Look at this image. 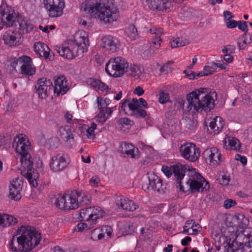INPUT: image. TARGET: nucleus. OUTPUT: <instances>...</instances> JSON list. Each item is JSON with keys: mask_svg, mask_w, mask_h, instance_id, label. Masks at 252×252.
Instances as JSON below:
<instances>
[{"mask_svg": "<svg viewBox=\"0 0 252 252\" xmlns=\"http://www.w3.org/2000/svg\"><path fill=\"white\" fill-rule=\"evenodd\" d=\"M175 185L180 191L191 193L207 190L210 188L209 183L194 168L178 163L172 166Z\"/></svg>", "mask_w": 252, "mask_h": 252, "instance_id": "obj_1", "label": "nucleus"}, {"mask_svg": "<svg viewBox=\"0 0 252 252\" xmlns=\"http://www.w3.org/2000/svg\"><path fill=\"white\" fill-rule=\"evenodd\" d=\"M13 147L16 153L21 157V174L26 177L30 184L33 187L38 186L39 174L32 167L33 160L29 152L31 150V143L27 136L21 134L14 139Z\"/></svg>", "mask_w": 252, "mask_h": 252, "instance_id": "obj_2", "label": "nucleus"}, {"mask_svg": "<svg viewBox=\"0 0 252 252\" xmlns=\"http://www.w3.org/2000/svg\"><path fill=\"white\" fill-rule=\"evenodd\" d=\"M41 240V234L32 226H22L13 236L9 248L13 252H27L37 246Z\"/></svg>", "mask_w": 252, "mask_h": 252, "instance_id": "obj_3", "label": "nucleus"}, {"mask_svg": "<svg viewBox=\"0 0 252 252\" xmlns=\"http://www.w3.org/2000/svg\"><path fill=\"white\" fill-rule=\"evenodd\" d=\"M90 45L88 33L84 31L78 32L73 39L65 42L62 46H57L56 50L59 55L68 59L83 56L88 50Z\"/></svg>", "mask_w": 252, "mask_h": 252, "instance_id": "obj_4", "label": "nucleus"}, {"mask_svg": "<svg viewBox=\"0 0 252 252\" xmlns=\"http://www.w3.org/2000/svg\"><path fill=\"white\" fill-rule=\"evenodd\" d=\"M206 88H200L192 91L187 97L188 104L186 110L192 114L202 111H210L215 106V100L213 95L215 94H208Z\"/></svg>", "mask_w": 252, "mask_h": 252, "instance_id": "obj_5", "label": "nucleus"}, {"mask_svg": "<svg viewBox=\"0 0 252 252\" xmlns=\"http://www.w3.org/2000/svg\"><path fill=\"white\" fill-rule=\"evenodd\" d=\"M84 10L105 23H113L119 18V11L116 6L100 2L86 4Z\"/></svg>", "mask_w": 252, "mask_h": 252, "instance_id": "obj_6", "label": "nucleus"}, {"mask_svg": "<svg viewBox=\"0 0 252 252\" xmlns=\"http://www.w3.org/2000/svg\"><path fill=\"white\" fill-rule=\"evenodd\" d=\"M0 17L2 25L7 27L12 26L17 19L19 30L23 33L30 32L34 29V26L29 20L22 16L17 17L14 10L7 5H0Z\"/></svg>", "mask_w": 252, "mask_h": 252, "instance_id": "obj_7", "label": "nucleus"}, {"mask_svg": "<svg viewBox=\"0 0 252 252\" xmlns=\"http://www.w3.org/2000/svg\"><path fill=\"white\" fill-rule=\"evenodd\" d=\"M129 63L124 58H111L105 64V71L111 77H122L128 70Z\"/></svg>", "mask_w": 252, "mask_h": 252, "instance_id": "obj_8", "label": "nucleus"}, {"mask_svg": "<svg viewBox=\"0 0 252 252\" xmlns=\"http://www.w3.org/2000/svg\"><path fill=\"white\" fill-rule=\"evenodd\" d=\"M235 219L237 220L238 226L244 229L243 232L237 236L238 239H243L242 242L239 243L241 245H244V248L247 250L248 252H252V228H246L248 225L249 220L242 214L235 216Z\"/></svg>", "mask_w": 252, "mask_h": 252, "instance_id": "obj_9", "label": "nucleus"}, {"mask_svg": "<svg viewBox=\"0 0 252 252\" xmlns=\"http://www.w3.org/2000/svg\"><path fill=\"white\" fill-rule=\"evenodd\" d=\"M77 191L67 192L56 198L55 205L60 209L69 210L78 207L77 202Z\"/></svg>", "mask_w": 252, "mask_h": 252, "instance_id": "obj_10", "label": "nucleus"}, {"mask_svg": "<svg viewBox=\"0 0 252 252\" xmlns=\"http://www.w3.org/2000/svg\"><path fill=\"white\" fill-rule=\"evenodd\" d=\"M180 152L182 157L191 162L195 161L200 156L199 148L192 143H186L181 145Z\"/></svg>", "mask_w": 252, "mask_h": 252, "instance_id": "obj_11", "label": "nucleus"}, {"mask_svg": "<svg viewBox=\"0 0 252 252\" xmlns=\"http://www.w3.org/2000/svg\"><path fill=\"white\" fill-rule=\"evenodd\" d=\"M43 4L50 16L57 17L62 15L64 0H43Z\"/></svg>", "mask_w": 252, "mask_h": 252, "instance_id": "obj_12", "label": "nucleus"}, {"mask_svg": "<svg viewBox=\"0 0 252 252\" xmlns=\"http://www.w3.org/2000/svg\"><path fill=\"white\" fill-rule=\"evenodd\" d=\"M101 47L103 51L108 54L117 52L121 46L118 38L112 35H105L101 39Z\"/></svg>", "mask_w": 252, "mask_h": 252, "instance_id": "obj_13", "label": "nucleus"}, {"mask_svg": "<svg viewBox=\"0 0 252 252\" xmlns=\"http://www.w3.org/2000/svg\"><path fill=\"white\" fill-rule=\"evenodd\" d=\"M14 64L21 65L22 74L26 75H32L35 72V68L32 64V59L27 56H23L18 58L13 63Z\"/></svg>", "mask_w": 252, "mask_h": 252, "instance_id": "obj_14", "label": "nucleus"}, {"mask_svg": "<svg viewBox=\"0 0 252 252\" xmlns=\"http://www.w3.org/2000/svg\"><path fill=\"white\" fill-rule=\"evenodd\" d=\"M23 186L22 178L17 177L10 181L9 186V197L14 201H19L21 198V191Z\"/></svg>", "mask_w": 252, "mask_h": 252, "instance_id": "obj_15", "label": "nucleus"}, {"mask_svg": "<svg viewBox=\"0 0 252 252\" xmlns=\"http://www.w3.org/2000/svg\"><path fill=\"white\" fill-rule=\"evenodd\" d=\"M149 180V186L147 185L142 186V188L145 191L151 188V189L157 191L159 193L165 192V187L162 184V180L154 172H148L147 174Z\"/></svg>", "mask_w": 252, "mask_h": 252, "instance_id": "obj_16", "label": "nucleus"}, {"mask_svg": "<svg viewBox=\"0 0 252 252\" xmlns=\"http://www.w3.org/2000/svg\"><path fill=\"white\" fill-rule=\"evenodd\" d=\"M148 32L154 35L149 43V52L153 54L160 47L162 41L161 35L163 34V30L161 28L152 27Z\"/></svg>", "mask_w": 252, "mask_h": 252, "instance_id": "obj_17", "label": "nucleus"}, {"mask_svg": "<svg viewBox=\"0 0 252 252\" xmlns=\"http://www.w3.org/2000/svg\"><path fill=\"white\" fill-rule=\"evenodd\" d=\"M52 82L50 79L45 78L39 79L35 86L39 97L45 99L48 96V92L52 88Z\"/></svg>", "mask_w": 252, "mask_h": 252, "instance_id": "obj_18", "label": "nucleus"}, {"mask_svg": "<svg viewBox=\"0 0 252 252\" xmlns=\"http://www.w3.org/2000/svg\"><path fill=\"white\" fill-rule=\"evenodd\" d=\"M3 40L5 44L9 46L19 45L23 41L20 33L18 32L11 30H8L4 33Z\"/></svg>", "mask_w": 252, "mask_h": 252, "instance_id": "obj_19", "label": "nucleus"}, {"mask_svg": "<svg viewBox=\"0 0 252 252\" xmlns=\"http://www.w3.org/2000/svg\"><path fill=\"white\" fill-rule=\"evenodd\" d=\"M54 93L55 95H62L68 91L69 83L64 76H59L54 81Z\"/></svg>", "mask_w": 252, "mask_h": 252, "instance_id": "obj_20", "label": "nucleus"}, {"mask_svg": "<svg viewBox=\"0 0 252 252\" xmlns=\"http://www.w3.org/2000/svg\"><path fill=\"white\" fill-rule=\"evenodd\" d=\"M66 157L64 154H59L53 157L50 163L51 169L55 172H58L65 168L68 165Z\"/></svg>", "mask_w": 252, "mask_h": 252, "instance_id": "obj_21", "label": "nucleus"}, {"mask_svg": "<svg viewBox=\"0 0 252 252\" xmlns=\"http://www.w3.org/2000/svg\"><path fill=\"white\" fill-rule=\"evenodd\" d=\"M203 156L209 160L210 164L217 166L221 162V153L218 149L215 147L206 150L203 153Z\"/></svg>", "mask_w": 252, "mask_h": 252, "instance_id": "obj_22", "label": "nucleus"}, {"mask_svg": "<svg viewBox=\"0 0 252 252\" xmlns=\"http://www.w3.org/2000/svg\"><path fill=\"white\" fill-rule=\"evenodd\" d=\"M34 48L35 52L40 57H43L45 59L49 60H52L53 59V53L46 44L37 42L34 44Z\"/></svg>", "mask_w": 252, "mask_h": 252, "instance_id": "obj_23", "label": "nucleus"}, {"mask_svg": "<svg viewBox=\"0 0 252 252\" xmlns=\"http://www.w3.org/2000/svg\"><path fill=\"white\" fill-rule=\"evenodd\" d=\"M75 130L72 127H60L57 131V136L65 142L73 141Z\"/></svg>", "mask_w": 252, "mask_h": 252, "instance_id": "obj_24", "label": "nucleus"}, {"mask_svg": "<svg viewBox=\"0 0 252 252\" xmlns=\"http://www.w3.org/2000/svg\"><path fill=\"white\" fill-rule=\"evenodd\" d=\"M114 109V108H106L105 111L103 110H100L98 115L94 118V122L97 123V124L93 122L91 124V126H97V125H103L107 119L111 117Z\"/></svg>", "mask_w": 252, "mask_h": 252, "instance_id": "obj_25", "label": "nucleus"}, {"mask_svg": "<svg viewBox=\"0 0 252 252\" xmlns=\"http://www.w3.org/2000/svg\"><path fill=\"white\" fill-rule=\"evenodd\" d=\"M87 83L95 91L103 94H106L110 92V89L108 86L99 80L90 78L88 80Z\"/></svg>", "mask_w": 252, "mask_h": 252, "instance_id": "obj_26", "label": "nucleus"}, {"mask_svg": "<svg viewBox=\"0 0 252 252\" xmlns=\"http://www.w3.org/2000/svg\"><path fill=\"white\" fill-rule=\"evenodd\" d=\"M17 219L12 216L0 213V226L5 227L17 223Z\"/></svg>", "mask_w": 252, "mask_h": 252, "instance_id": "obj_27", "label": "nucleus"}, {"mask_svg": "<svg viewBox=\"0 0 252 252\" xmlns=\"http://www.w3.org/2000/svg\"><path fill=\"white\" fill-rule=\"evenodd\" d=\"M117 205L121 207L123 210L127 211H134L137 207V206L135 205L132 200L125 198H121L117 202Z\"/></svg>", "mask_w": 252, "mask_h": 252, "instance_id": "obj_28", "label": "nucleus"}, {"mask_svg": "<svg viewBox=\"0 0 252 252\" xmlns=\"http://www.w3.org/2000/svg\"><path fill=\"white\" fill-rule=\"evenodd\" d=\"M240 239H237V236L234 241H233L232 243H230V239L229 240V242H228V240L226 241V245L224 247L226 248L227 247V250L229 251L230 249L232 252H248L247 250L244 248V246L241 245L240 244V247H238V241Z\"/></svg>", "mask_w": 252, "mask_h": 252, "instance_id": "obj_29", "label": "nucleus"}, {"mask_svg": "<svg viewBox=\"0 0 252 252\" xmlns=\"http://www.w3.org/2000/svg\"><path fill=\"white\" fill-rule=\"evenodd\" d=\"M127 105L130 110L134 112L139 108V104L137 98H133L131 100H125L122 103L120 107L122 110L125 111V108Z\"/></svg>", "mask_w": 252, "mask_h": 252, "instance_id": "obj_30", "label": "nucleus"}, {"mask_svg": "<svg viewBox=\"0 0 252 252\" xmlns=\"http://www.w3.org/2000/svg\"><path fill=\"white\" fill-rule=\"evenodd\" d=\"M224 122L220 117L216 116L214 118H207L204 121V126H223Z\"/></svg>", "mask_w": 252, "mask_h": 252, "instance_id": "obj_31", "label": "nucleus"}, {"mask_svg": "<svg viewBox=\"0 0 252 252\" xmlns=\"http://www.w3.org/2000/svg\"><path fill=\"white\" fill-rule=\"evenodd\" d=\"M91 208V220L95 223L96 220L102 218L104 214V211L98 206L90 207Z\"/></svg>", "mask_w": 252, "mask_h": 252, "instance_id": "obj_32", "label": "nucleus"}, {"mask_svg": "<svg viewBox=\"0 0 252 252\" xmlns=\"http://www.w3.org/2000/svg\"><path fill=\"white\" fill-rule=\"evenodd\" d=\"M77 199L78 206L87 205L90 203V196L88 193L77 192Z\"/></svg>", "mask_w": 252, "mask_h": 252, "instance_id": "obj_33", "label": "nucleus"}, {"mask_svg": "<svg viewBox=\"0 0 252 252\" xmlns=\"http://www.w3.org/2000/svg\"><path fill=\"white\" fill-rule=\"evenodd\" d=\"M64 118L66 120L67 122L69 124L78 125L79 126H86L85 124L83 123V121L81 120H78L76 119H73L72 114L68 111H66L64 113Z\"/></svg>", "mask_w": 252, "mask_h": 252, "instance_id": "obj_34", "label": "nucleus"}, {"mask_svg": "<svg viewBox=\"0 0 252 252\" xmlns=\"http://www.w3.org/2000/svg\"><path fill=\"white\" fill-rule=\"evenodd\" d=\"M175 0H161V2L158 4V11H166L170 10L173 7Z\"/></svg>", "mask_w": 252, "mask_h": 252, "instance_id": "obj_35", "label": "nucleus"}, {"mask_svg": "<svg viewBox=\"0 0 252 252\" xmlns=\"http://www.w3.org/2000/svg\"><path fill=\"white\" fill-rule=\"evenodd\" d=\"M126 34L131 41L135 40L139 37L137 29L133 25H130L128 26L126 31Z\"/></svg>", "mask_w": 252, "mask_h": 252, "instance_id": "obj_36", "label": "nucleus"}, {"mask_svg": "<svg viewBox=\"0 0 252 252\" xmlns=\"http://www.w3.org/2000/svg\"><path fill=\"white\" fill-rule=\"evenodd\" d=\"M111 103V100L107 98H103L101 97L97 96L96 98V103L98 108L100 110L105 111V108H108L107 106Z\"/></svg>", "mask_w": 252, "mask_h": 252, "instance_id": "obj_37", "label": "nucleus"}, {"mask_svg": "<svg viewBox=\"0 0 252 252\" xmlns=\"http://www.w3.org/2000/svg\"><path fill=\"white\" fill-rule=\"evenodd\" d=\"M91 208L90 207L81 209L79 212V216L82 221L91 220Z\"/></svg>", "mask_w": 252, "mask_h": 252, "instance_id": "obj_38", "label": "nucleus"}, {"mask_svg": "<svg viewBox=\"0 0 252 252\" xmlns=\"http://www.w3.org/2000/svg\"><path fill=\"white\" fill-rule=\"evenodd\" d=\"M229 148L232 150L239 151L241 148V143L236 138H228Z\"/></svg>", "mask_w": 252, "mask_h": 252, "instance_id": "obj_39", "label": "nucleus"}, {"mask_svg": "<svg viewBox=\"0 0 252 252\" xmlns=\"http://www.w3.org/2000/svg\"><path fill=\"white\" fill-rule=\"evenodd\" d=\"M78 23L84 28H87L92 26V19L91 17L81 16L78 19Z\"/></svg>", "mask_w": 252, "mask_h": 252, "instance_id": "obj_40", "label": "nucleus"}, {"mask_svg": "<svg viewBox=\"0 0 252 252\" xmlns=\"http://www.w3.org/2000/svg\"><path fill=\"white\" fill-rule=\"evenodd\" d=\"M161 0H146V3L149 8L152 10L158 11V4Z\"/></svg>", "mask_w": 252, "mask_h": 252, "instance_id": "obj_41", "label": "nucleus"}, {"mask_svg": "<svg viewBox=\"0 0 252 252\" xmlns=\"http://www.w3.org/2000/svg\"><path fill=\"white\" fill-rule=\"evenodd\" d=\"M91 239L95 241L96 240H101L103 238V233H101L99 229H94L90 234Z\"/></svg>", "mask_w": 252, "mask_h": 252, "instance_id": "obj_42", "label": "nucleus"}, {"mask_svg": "<svg viewBox=\"0 0 252 252\" xmlns=\"http://www.w3.org/2000/svg\"><path fill=\"white\" fill-rule=\"evenodd\" d=\"M187 44V42H184L180 38H173L170 41L171 47L173 48H177L181 46H184Z\"/></svg>", "mask_w": 252, "mask_h": 252, "instance_id": "obj_43", "label": "nucleus"}, {"mask_svg": "<svg viewBox=\"0 0 252 252\" xmlns=\"http://www.w3.org/2000/svg\"><path fill=\"white\" fill-rule=\"evenodd\" d=\"M192 225L193 227H194V229H189V231L187 230V234L188 235H196L200 232L202 229V227L197 223H196L193 220L192 222Z\"/></svg>", "mask_w": 252, "mask_h": 252, "instance_id": "obj_44", "label": "nucleus"}, {"mask_svg": "<svg viewBox=\"0 0 252 252\" xmlns=\"http://www.w3.org/2000/svg\"><path fill=\"white\" fill-rule=\"evenodd\" d=\"M143 68L137 65H134L131 67V71L133 76L137 78H140L143 72Z\"/></svg>", "mask_w": 252, "mask_h": 252, "instance_id": "obj_45", "label": "nucleus"}, {"mask_svg": "<svg viewBox=\"0 0 252 252\" xmlns=\"http://www.w3.org/2000/svg\"><path fill=\"white\" fill-rule=\"evenodd\" d=\"M142 238L144 240H148L150 239L153 236L152 232L150 229H145L144 228H142L140 230Z\"/></svg>", "mask_w": 252, "mask_h": 252, "instance_id": "obj_46", "label": "nucleus"}, {"mask_svg": "<svg viewBox=\"0 0 252 252\" xmlns=\"http://www.w3.org/2000/svg\"><path fill=\"white\" fill-rule=\"evenodd\" d=\"M123 229L127 234L131 233L134 231V225L130 221H126L123 224Z\"/></svg>", "mask_w": 252, "mask_h": 252, "instance_id": "obj_47", "label": "nucleus"}, {"mask_svg": "<svg viewBox=\"0 0 252 252\" xmlns=\"http://www.w3.org/2000/svg\"><path fill=\"white\" fill-rule=\"evenodd\" d=\"M203 70L206 71L205 74L207 75L214 73L216 71L214 62L210 63L209 65L204 66Z\"/></svg>", "mask_w": 252, "mask_h": 252, "instance_id": "obj_48", "label": "nucleus"}, {"mask_svg": "<svg viewBox=\"0 0 252 252\" xmlns=\"http://www.w3.org/2000/svg\"><path fill=\"white\" fill-rule=\"evenodd\" d=\"M100 230L101 233H103V237L105 234H106L108 237H111L113 231L112 227L109 225L103 226Z\"/></svg>", "mask_w": 252, "mask_h": 252, "instance_id": "obj_49", "label": "nucleus"}, {"mask_svg": "<svg viewBox=\"0 0 252 252\" xmlns=\"http://www.w3.org/2000/svg\"><path fill=\"white\" fill-rule=\"evenodd\" d=\"M222 127H207L205 128L206 132L210 134H216L219 133V131L222 129Z\"/></svg>", "mask_w": 252, "mask_h": 252, "instance_id": "obj_50", "label": "nucleus"}, {"mask_svg": "<svg viewBox=\"0 0 252 252\" xmlns=\"http://www.w3.org/2000/svg\"><path fill=\"white\" fill-rule=\"evenodd\" d=\"M169 100V94L164 92H161L159 94V101L161 103H165Z\"/></svg>", "mask_w": 252, "mask_h": 252, "instance_id": "obj_51", "label": "nucleus"}, {"mask_svg": "<svg viewBox=\"0 0 252 252\" xmlns=\"http://www.w3.org/2000/svg\"><path fill=\"white\" fill-rule=\"evenodd\" d=\"M118 125L123 126L124 125L126 126H132L134 125L133 122L127 118H123L119 120Z\"/></svg>", "mask_w": 252, "mask_h": 252, "instance_id": "obj_52", "label": "nucleus"}, {"mask_svg": "<svg viewBox=\"0 0 252 252\" xmlns=\"http://www.w3.org/2000/svg\"><path fill=\"white\" fill-rule=\"evenodd\" d=\"M97 127H89L86 130V136L90 139H93L95 137L94 130Z\"/></svg>", "mask_w": 252, "mask_h": 252, "instance_id": "obj_53", "label": "nucleus"}, {"mask_svg": "<svg viewBox=\"0 0 252 252\" xmlns=\"http://www.w3.org/2000/svg\"><path fill=\"white\" fill-rule=\"evenodd\" d=\"M176 164H175V165ZM174 165H175V164L172 165L170 167L164 166H163L162 167V171L164 173V174L168 178L172 175V172L173 173L172 166H173Z\"/></svg>", "mask_w": 252, "mask_h": 252, "instance_id": "obj_54", "label": "nucleus"}, {"mask_svg": "<svg viewBox=\"0 0 252 252\" xmlns=\"http://www.w3.org/2000/svg\"><path fill=\"white\" fill-rule=\"evenodd\" d=\"M236 202L235 200L231 199H226L224 201L223 207L225 209H229L234 206Z\"/></svg>", "mask_w": 252, "mask_h": 252, "instance_id": "obj_55", "label": "nucleus"}, {"mask_svg": "<svg viewBox=\"0 0 252 252\" xmlns=\"http://www.w3.org/2000/svg\"><path fill=\"white\" fill-rule=\"evenodd\" d=\"M193 220H189L186 221L185 225L183 227V233L187 234V230L189 231V229H194V227H193L192 225V222Z\"/></svg>", "mask_w": 252, "mask_h": 252, "instance_id": "obj_56", "label": "nucleus"}, {"mask_svg": "<svg viewBox=\"0 0 252 252\" xmlns=\"http://www.w3.org/2000/svg\"><path fill=\"white\" fill-rule=\"evenodd\" d=\"M131 144L126 142L122 143L120 146V151L122 154H126Z\"/></svg>", "mask_w": 252, "mask_h": 252, "instance_id": "obj_57", "label": "nucleus"}, {"mask_svg": "<svg viewBox=\"0 0 252 252\" xmlns=\"http://www.w3.org/2000/svg\"><path fill=\"white\" fill-rule=\"evenodd\" d=\"M234 48L231 45H227L224 47L222 49V52L225 55L233 53Z\"/></svg>", "mask_w": 252, "mask_h": 252, "instance_id": "obj_58", "label": "nucleus"}, {"mask_svg": "<svg viewBox=\"0 0 252 252\" xmlns=\"http://www.w3.org/2000/svg\"><path fill=\"white\" fill-rule=\"evenodd\" d=\"M237 26L239 29L242 31L243 32L248 31V26L246 22L239 21L237 23Z\"/></svg>", "mask_w": 252, "mask_h": 252, "instance_id": "obj_59", "label": "nucleus"}, {"mask_svg": "<svg viewBox=\"0 0 252 252\" xmlns=\"http://www.w3.org/2000/svg\"><path fill=\"white\" fill-rule=\"evenodd\" d=\"M225 23L227 28L232 29L237 27L238 22L235 20H231V19L226 21Z\"/></svg>", "mask_w": 252, "mask_h": 252, "instance_id": "obj_60", "label": "nucleus"}, {"mask_svg": "<svg viewBox=\"0 0 252 252\" xmlns=\"http://www.w3.org/2000/svg\"><path fill=\"white\" fill-rule=\"evenodd\" d=\"M214 64L215 65L216 69H217L218 68H219L220 69H225L227 66V64L224 63L223 61L220 62L219 63H215Z\"/></svg>", "mask_w": 252, "mask_h": 252, "instance_id": "obj_61", "label": "nucleus"}, {"mask_svg": "<svg viewBox=\"0 0 252 252\" xmlns=\"http://www.w3.org/2000/svg\"><path fill=\"white\" fill-rule=\"evenodd\" d=\"M50 147L53 149L57 147L59 145V141L56 138H51L49 139Z\"/></svg>", "mask_w": 252, "mask_h": 252, "instance_id": "obj_62", "label": "nucleus"}, {"mask_svg": "<svg viewBox=\"0 0 252 252\" xmlns=\"http://www.w3.org/2000/svg\"><path fill=\"white\" fill-rule=\"evenodd\" d=\"M229 178L226 175H224L222 176L221 179L220 180V183L222 185L227 186L229 184Z\"/></svg>", "mask_w": 252, "mask_h": 252, "instance_id": "obj_63", "label": "nucleus"}, {"mask_svg": "<svg viewBox=\"0 0 252 252\" xmlns=\"http://www.w3.org/2000/svg\"><path fill=\"white\" fill-rule=\"evenodd\" d=\"M135 115L137 117H144L146 115V112L139 108L135 111Z\"/></svg>", "mask_w": 252, "mask_h": 252, "instance_id": "obj_64", "label": "nucleus"}]
</instances>
